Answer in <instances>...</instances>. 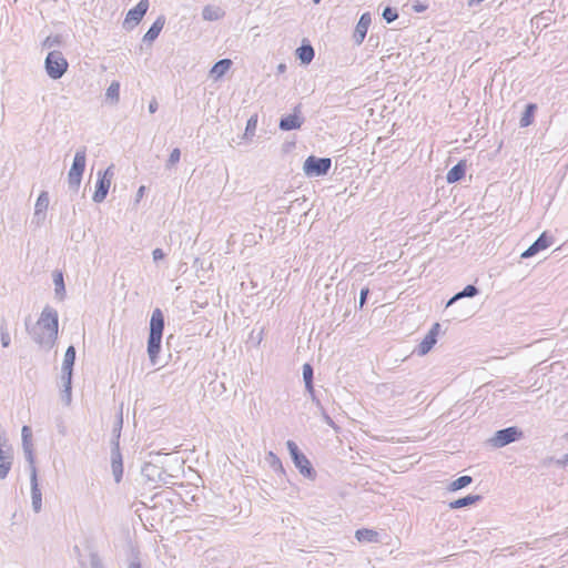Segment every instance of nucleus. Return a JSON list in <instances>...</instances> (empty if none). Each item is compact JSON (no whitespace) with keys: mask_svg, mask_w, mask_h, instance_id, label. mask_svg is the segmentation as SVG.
Masks as SVG:
<instances>
[{"mask_svg":"<svg viewBox=\"0 0 568 568\" xmlns=\"http://www.w3.org/2000/svg\"><path fill=\"white\" fill-rule=\"evenodd\" d=\"M98 178H104L111 183V180L113 178V166H109L104 171H99Z\"/></svg>","mask_w":568,"mask_h":568,"instance_id":"49530a36","label":"nucleus"},{"mask_svg":"<svg viewBox=\"0 0 568 568\" xmlns=\"http://www.w3.org/2000/svg\"><path fill=\"white\" fill-rule=\"evenodd\" d=\"M372 17L369 12H364L355 27L354 33H353V40L356 45H361L363 41L365 40V37L367 34V30L371 26Z\"/></svg>","mask_w":568,"mask_h":568,"instance_id":"ddd939ff","label":"nucleus"},{"mask_svg":"<svg viewBox=\"0 0 568 568\" xmlns=\"http://www.w3.org/2000/svg\"><path fill=\"white\" fill-rule=\"evenodd\" d=\"M30 483H31L32 508H33L34 513H39L42 507V494L39 488L37 467H32Z\"/></svg>","mask_w":568,"mask_h":568,"instance_id":"dca6fc26","label":"nucleus"},{"mask_svg":"<svg viewBox=\"0 0 568 568\" xmlns=\"http://www.w3.org/2000/svg\"><path fill=\"white\" fill-rule=\"evenodd\" d=\"M305 390L308 393L311 398L316 395L314 383H311V386H305Z\"/></svg>","mask_w":568,"mask_h":568,"instance_id":"603ef678","label":"nucleus"},{"mask_svg":"<svg viewBox=\"0 0 568 568\" xmlns=\"http://www.w3.org/2000/svg\"><path fill=\"white\" fill-rule=\"evenodd\" d=\"M68 379H62V400L69 405L71 403V389H72V379H70V384L67 383Z\"/></svg>","mask_w":568,"mask_h":568,"instance_id":"4c0bfd02","label":"nucleus"},{"mask_svg":"<svg viewBox=\"0 0 568 568\" xmlns=\"http://www.w3.org/2000/svg\"><path fill=\"white\" fill-rule=\"evenodd\" d=\"M535 20H536V23L538 24V22H539V17H536V18H535Z\"/></svg>","mask_w":568,"mask_h":568,"instance_id":"052dcab7","label":"nucleus"},{"mask_svg":"<svg viewBox=\"0 0 568 568\" xmlns=\"http://www.w3.org/2000/svg\"><path fill=\"white\" fill-rule=\"evenodd\" d=\"M554 242V237L549 235L547 232H542L538 239L526 250L521 253V258H529L537 253H539L542 250H546Z\"/></svg>","mask_w":568,"mask_h":568,"instance_id":"f8f14e48","label":"nucleus"},{"mask_svg":"<svg viewBox=\"0 0 568 568\" xmlns=\"http://www.w3.org/2000/svg\"><path fill=\"white\" fill-rule=\"evenodd\" d=\"M144 189H145L144 186H140V189L138 190V194H136L138 197H141L143 195Z\"/></svg>","mask_w":568,"mask_h":568,"instance_id":"6e6d98bb","label":"nucleus"},{"mask_svg":"<svg viewBox=\"0 0 568 568\" xmlns=\"http://www.w3.org/2000/svg\"><path fill=\"white\" fill-rule=\"evenodd\" d=\"M315 4H318L322 0H312Z\"/></svg>","mask_w":568,"mask_h":568,"instance_id":"bf43d9fd","label":"nucleus"},{"mask_svg":"<svg viewBox=\"0 0 568 568\" xmlns=\"http://www.w3.org/2000/svg\"><path fill=\"white\" fill-rule=\"evenodd\" d=\"M22 448L32 447V429L30 426L24 425L21 429Z\"/></svg>","mask_w":568,"mask_h":568,"instance_id":"72a5a7b5","label":"nucleus"},{"mask_svg":"<svg viewBox=\"0 0 568 568\" xmlns=\"http://www.w3.org/2000/svg\"><path fill=\"white\" fill-rule=\"evenodd\" d=\"M152 257H153L154 262H158V261L163 260L165 257V253L163 252L162 248L158 247V248L153 250Z\"/></svg>","mask_w":568,"mask_h":568,"instance_id":"09e8293b","label":"nucleus"},{"mask_svg":"<svg viewBox=\"0 0 568 568\" xmlns=\"http://www.w3.org/2000/svg\"><path fill=\"white\" fill-rule=\"evenodd\" d=\"M60 434L64 435V427H60Z\"/></svg>","mask_w":568,"mask_h":568,"instance_id":"13d9d810","label":"nucleus"},{"mask_svg":"<svg viewBox=\"0 0 568 568\" xmlns=\"http://www.w3.org/2000/svg\"><path fill=\"white\" fill-rule=\"evenodd\" d=\"M555 464L559 467L567 468L568 467V453L562 456L560 459H556Z\"/></svg>","mask_w":568,"mask_h":568,"instance_id":"8fccbe9b","label":"nucleus"},{"mask_svg":"<svg viewBox=\"0 0 568 568\" xmlns=\"http://www.w3.org/2000/svg\"><path fill=\"white\" fill-rule=\"evenodd\" d=\"M106 99L111 100L113 103H118L120 100V83L118 81H113L105 92Z\"/></svg>","mask_w":568,"mask_h":568,"instance_id":"7c9ffc66","label":"nucleus"},{"mask_svg":"<svg viewBox=\"0 0 568 568\" xmlns=\"http://www.w3.org/2000/svg\"><path fill=\"white\" fill-rule=\"evenodd\" d=\"M303 381L305 386H311V383H314V368L310 363L303 365Z\"/></svg>","mask_w":568,"mask_h":568,"instance_id":"f704fd0d","label":"nucleus"},{"mask_svg":"<svg viewBox=\"0 0 568 568\" xmlns=\"http://www.w3.org/2000/svg\"><path fill=\"white\" fill-rule=\"evenodd\" d=\"M368 295H369V288L367 286L363 287L359 293V301H358L359 310H362L364 307V305L366 304Z\"/></svg>","mask_w":568,"mask_h":568,"instance_id":"a18cd8bd","label":"nucleus"},{"mask_svg":"<svg viewBox=\"0 0 568 568\" xmlns=\"http://www.w3.org/2000/svg\"><path fill=\"white\" fill-rule=\"evenodd\" d=\"M159 104L155 98H153L149 103V112L155 113L158 111Z\"/></svg>","mask_w":568,"mask_h":568,"instance_id":"3c124183","label":"nucleus"},{"mask_svg":"<svg viewBox=\"0 0 568 568\" xmlns=\"http://www.w3.org/2000/svg\"><path fill=\"white\" fill-rule=\"evenodd\" d=\"M412 8L415 12L422 13L427 10L428 6L426 3H423L420 1H414L412 4Z\"/></svg>","mask_w":568,"mask_h":568,"instance_id":"de8ad7c7","label":"nucleus"},{"mask_svg":"<svg viewBox=\"0 0 568 568\" xmlns=\"http://www.w3.org/2000/svg\"><path fill=\"white\" fill-rule=\"evenodd\" d=\"M301 108L302 105L301 104H297L294 109H293V113L291 114H287L285 116H282L280 119V123H278V128L280 130L282 131H292V130H298L303 123H304V118H302L300 115L301 113Z\"/></svg>","mask_w":568,"mask_h":568,"instance_id":"9d476101","label":"nucleus"},{"mask_svg":"<svg viewBox=\"0 0 568 568\" xmlns=\"http://www.w3.org/2000/svg\"><path fill=\"white\" fill-rule=\"evenodd\" d=\"M483 499V496L481 495H473V494H469L465 497H462V498H458L454 501H450L449 503V508L450 509H460V508H464V507H468V506H471L478 501H480Z\"/></svg>","mask_w":568,"mask_h":568,"instance_id":"b1692460","label":"nucleus"},{"mask_svg":"<svg viewBox=\"0 0 568 568\" xmlns=\"http://www.w3.org/2000/svg\"><path fill=\"white\" fill-rule=\"evenodd\" d=\"M317 410L325 424H327L328 426H331L334 429L338 428V426L335 424V422L332 419V417L328 415V413L326 412V409L324 407H322V409H317Z\"/></svg>","mask_w":568,"mask_h":568,"instance_id":"37998d69","label":"nucleus"},{"mask_svg":"<svg viewBox=\"0 0 568 568\" xmlns=\"http://www.w3.org/2000/svg\"><path fill=\"white\" fill-rule=\"evenodd\" d=\"M122 425H123V418H122V414H120L116 422L113 425L111 446L116 445V444L120 445V436H121Z\"/></svg>","mask_w":568,"mask_h":568,"instance_id":"2f4dec72","label":"nucleus"},{"mask_svg":"<svg viewBox=\"0 0 568 568\" xmlns=\"http://www.w3.org/2000/svg\"><path fill=\"white\" fill-rule=\"evenodd\" d=\"M110 182L104 178H98L95 183V190L92 196L93 202L101 203L105 200L109 189Z\"/></svg>","mask_w":568,"mask_h":568,"instance_id":"412c9836","label":"nucleus"},{"mask_svg":"<svg viewBox=\"0 0 568 568\" xmlns=\"http://www.w3.org/2000/svg\"><path fill=\"white\" fill-rule=\"evenodd\" d=\"M164 24L165 16L161 14L155 19V21L151 24L149 30L143 36V42L152 44L161 33L162 29L164 28Z\"/></svg>","mask_w":568,"mask_h":568,"instance_id":"a211bd4d","label":"nucleus"},{"mask_svg":"<svg viewBox=\"0 0 568 568\" xmlns=\"http://www.w3.org/2000/svg\"><path fill=\"white\" fill-rule=\"evenodd\" d=\"M90 568H105L102 558L97 551H91L89 555Z\"/></svg>","mask_w":568,"mask_h":568,"instance_id":"ea45409f","label":"nucleus"},{"mask_svg":"<svg viewBox=\"0 0 568 568\" xmlns=\"http://www.w3.org/2000/svg\"><path fill=\"white\" fill-rule=\"evenodd\" d=\"M257 119L256 116H251L246 122L245 135L254 134L256 129Z\"/></svg>","mask_w":568,"mask_h":568,"instance_id":"c03bdc74","label":"nucleus"},{"mask_svg":"<svg viewBox=\"0 0 568 568\" xmlns=\"http://www.w3.org/2000/svg\"><path fill=\"white\" fill-rule=\"evenodd\" d=\"M440 331V324L435 323L432 325L428 333L425 335V337L422 339V342L416 347V353L420 356L426 355L432 351V348L437 343V337Z\"/></svg>","mask_w":568,"mask_h":568,"instance_id":"9b49d317","label":"nucleus"},{"mask_svg":"<svg viewBox=\"0 0 568 568\" xmlns=\"http://www.w3.org/2000/svg\"><path fill=\"white\" fill-rule=\"evenodd\" d=\"M332 168V160L329 158H317L310 155L303 164L304 174L308 178L324 176Z\"/></svg>","mask_w":568,"mask_h":568,"instance_id":"423d86ee","label":"nucleus"},{"mask_svg":"<svg viewBox=\"0 0 568 568\" xmlns=\"http://www.w3.org/2000/svg\"><path fill=\"white\" fill-rule=\"evenodd\" d=\"M63 43V37L61 34H52L47 37L43 42L42 47L47 49H51L54 47H60Z\"/></svg>","mask_w":568,"mask_h":568,"instance_id":"473e14b6","label":"nucleus"},{"mask_svg":"<svg viewBox=\"0 0 568 568\" xmlns=\"http://www.w3.org/2000/svg\"><path fill=\"white\" fill-rule=\"evenodd\" d=\"M142 476L151 483H166V477H171L166 470L152 462H145L141 468Z\"/></svg>","mask_w":568,"mask_h":568,"instance_id":"1a4fd4ad","label":"nucleus"},{"mask_svg":"<svg viewBox=\"0 0 568 568\" xmlns=\"http://www.w3.org/2000/svg\"><path fill=\"white\" fill-rule=\"evenodd\" d=\"M111 468L115 483H120L123 476V460L120 445L111 446Z\"/></svg>","mask_w":568,"mask_h":568,"instance_id":"2eb2a0df","label":"nucleus"},{"mask_svg":"<svg viewBox=\"0 0 568 568\" xmlns=\"http://www.w3.org/2000/svg\"><path fill=\"white\" fill-rule=\"evenodd\" d=\"M466 169H467V165H466V162L464 160H460L459 162H457V164H455L447 172V175H446L447 182L449 184L459 182L462 179H464V176L466 174Z\"/></svg>","mask_w":568,"mask_h":568,"instance_id":"aec40b11","label":"nucleus"},{"mask_svg":"<svg viewBox=\"0 0 568 568\" xmlns=\"http://www.w3.org/2000/svg\"><path fill=\"white\" fill-rule=\"evenodd\" d=\"M85 161H87V149L85 146L80 148L73 158L72 165L68 173V185L69 189L73 192H78L83 172L85 170Z\"/></svg>","mask_w":568,"mask_h":568,"instance_id":"20e7f679","label":"nucleus"},{"mask_svg":"<svg viewBox=\"0 0 568 568\" xmlns=\"http://www.w3.org/2000/svg\"><path fill=\"white\" fill-rule=\"evenodd\" d=\"M221 17H222V11L220 8L205 6L202 10V18L206 21H216Z\"/></svg>","mask_w":568,"mask_h":568,"instance_id":"c85d7f7f","label":"nucleus"},{"mask_svg":"<svg viewBox=\"0 0 568 568\" xmlns=\"http://www.w3.org/2000/svg\"><path fill=\"white\" fill-rule=\"evenodd\" d=\"M69 63L61 51H50L44 60V69L52 80L61 79L67 72Z\"/></svg>","mask_w":568,"mask_h":568,"instance_id":"39448f33","label":"nucleus"},{"mask_svg":"<svg viewBox=\"0 0 568 568\" xmlns=\"http://www.w3.org/2000/svg\"><path fill=\"white\" fill-rule=\"evenodd\" d=\"M265 460L278 476H281L282 478H286L288 480L287 473L283 467L281 459L275 453L268 452L265 456Z\"/></svg>","mask_w":568,"mask_h":568,"instance_id":"5701e85b","label":"nucleus"},{"mask_svg":"<svg viewBox=\"0 0 568 568\" xmlns=\"http://www.w3.org/2000/svg\"><path fill=\"white\" fill-rule=\"evenodd\" d=\"M53 284H54L55 296L59 300H63L65 296V285H64L63 274L61 271L53 272Z\"/></svg>","mask_w":568,"mask_h":568,"instance_id":"cd10ccee","label":"nucleus"},{"mask_svg":"<svg viewBox=\"0 0 568 568\" xmlns=\"http://www.w3.org/2000/svg\"><path fill=\"white\" fill-rule=\"evenodd\" d=\"M537 112V104L536 103H527L525 106V110L521 114L519 125L520 128H527L534 123L535 115Z\"/></svg>","mask_w":568,"mask_h":568,"instance_id":"393cba45","label":"nucleus"},{"mask_svg":"<svg viewBox=\"0 0 568 568\" xmlns=\"http://www.w3.org/2000/svg\"><path fill=\"white\" fill-rule=\"evenodd\" d=\"M48 206H49V194L47 191H42L39 194L36 205H34L33 220L37 221V224H40L44 220Z\"/></svg>","mask_w":568,"mask_h":568,"instance_id":"f3484780","label":"nucleus"},{"mask_svg":"<svg viewBox=\"0 0 568 568\" xmlns=\"http://www.w3.org/2000/svg\"><path fill=\"white\" fill-rule=\"evenodd\" d=\"M311 399H312L313 404L316 406L317 409H322V407H324L322 405L321 399L317 397V394L314 397H312Z\"/></svg>","mask_w":568,"mask_h":568,"instance_id":"864d4df0","label":"nucleus"},{"mask_svg":"<svg viewBox=\"0 0 568 568\" xmlns=\"http://www.w3.org/2000/svg\"><path fill=\"white\" fill-rule=\"evenodd\" d=\"M524 437V432L517 426H509L497 430L489 439V443L495 448L505 447L511 443L520 440Z\"/></svg>","mask_w":568,"mask_h":568,"instance_id":"0eeeda50","label":"nucleus"},{"mask_svg":"<svg viewBox=\"0 0 568 568\" xmlns=\"http://www.w3.org/2000/svg\"><path fill=\"white\" fill-rule=\"evenodd\" d=\"M23 453H24L27 462L30 465V475H31L32 474V467H36V465H34L36 464V459H34L33 446L32 447H28V448H23Z\"/></svg>","mask_w":568,"mask_h":568,"instance_id":"79ce46f5","label":"nucleus"},{"mask_svg":"<svg viewBox=\"0 0 568 568\" xmlns=\"http://www.w3.org/2000/svg\"><path fill=\"white\" fill-rule=\"evenodd\" d=\"M479 294V288L473 284H468L466 285L462 291H459L458 293H456L454 296H452L447 303H446V307H449L452 306L453 304H455L457 301L462 300V298H465V297H475Z\"/></svg>","mask_w":568,"mask_h":568,"instance_id":"4be33fe9","label":"nucleus"},{"mask_svg":"<svg viewBox=\"0 0 568 568\" xmlns=\"http://www.w3.org/2000/svg\"><path fill=\"white\" fill-rule=\"evenodd\" d=\"M128 568H142L139 549H132Z\"/></svg>","mask_w":568,"mask_h":568,"instance_id":"a19ab883","label":"nucleus"},{"mask_svg":"<svg viewBox=\"0 0 568 568\" xmlns=\"http://www.w3.org/2000/svg\"><path fill=\"white\" fill-rule=\"evenodd\" d=\"M60 434L64 435V427H60Z\"/></svg>","mask_w":568,"mask_h":568,"instance_id":"4d7b16f0","label":"nucleus"},{"mask_svg":"<svg viewBox=\"0 0 568 568\" xmlns=\"http://www.w3.org/2000/svg\"><path fill=\"white\" fill-rule=\"evenodd\" d=\"M355 538L359 542H377L378 532L374 529L361 528L355 531Z\"/></svg>","mask_w":568,"mask_h":568,"instance_id":"bb28decb","label":"nucleus"},{"mask_svg":"<svg viewBox=\"0 0 568 568\" xmlns=\"http://www.w3.org/2000/svg\"><path fill=\"white\" fill-rule=\"evenodd\" d=\"M232 61L230 59H221L215 62L210 71L214 79L222 78L231 68Z\"/></svg>","mask_w":568,"mask_h":568,"instance_id":"a878e982","label":"nucleus"},{"mask_svg":"<svg viewBox=\"0 0 568 568\" xmlns=\"http://www.w3.org/2000/svg\"><path fill=\"white\" fill-rule=\"evenodd\" d=\"M164 331V315L160 308L152 312L150 320V331L148 337L146 352L150 362L155 365L162 347V337Z\"/></svg>","mask_w":568,"mask_h":568,"instance_id":"f03ea898","label":"nucleus"},{"mask_svg":"<svg viewBox=\"0 0 568 568\" xmlns=\"http://www.w3.org/2000/svg\"><path fill=\"white\" fill-rule=\"evenodd\" d=\"M285 70H286V65H285V64L281 63V64H278V65H277V72H278V73H282V72H284Z\"/></svg>","mask_w":568,"mask_h":568,"instance_id":"5fc2aeb1","label":"nucleus"},{"mask_svg":"<svg viewBox=\"0 0 568 568\" xmlns=\"http://www.w3.org/2000/svg\"><path fill=\"white\" fill-rule=\"evenodd\" d=\"M471 483H473V477H470L468 475H464V476H460L457 479L453 480L449 484L448 489L450 491H457V490H459L462 488L467 487Z\"/></svg>","mask_w":568,"mask_h":568,"instance_id":"c756f323","label":"nucleus"},{"mask_svg":"<svg viewBox=\"0 0 568 568\" xmlns=\"http://www.w3.org/2000/svg\"><path fill=\"white\" fill-rule=\"evenodd\" d=\"M180 158H181V150L179 148H174L170 155H169V159L166 161V169H171L173 168L176 163H179L180 161Z\"/></svg>","mask_w":568,"mask_h":568,"instance_id":"58836bf2","label":"nucleus"},{"mask_svg":"<svg viewBox=\"0 0 568 568\" xmlns=\"http://www.w3.org/2000/svg\"><path fill=\"white\" fill-rule=\"evenodd\" d=\"M0 341H1L2 347H9V345L11 343L10 334H9L8 326H7V323L4 320H2L1 325H0Z\"/></svg>","mask_w":568,"mask_h":568,"instance_id":"c9c22d12","label":"nucleus"},{"mask_svg":"<svg viewBox=\"0 0 568 568\" xmlns=\"http://www.w3.org/2000/svg\"><path fill=\"white\" fill-rule=\"evenodd\" d=\"M149 6V0H140L135 7L128 11L123 22V28L132 30L136 24H139L148 12Z\"/></svg>","mask_w":568,"mask_h":568,"instance_id":"6e6552de","label":"nucleus"},{"mask_svg":"<svg viewBox=\"0 0 568 568\" xmlns=\"http://www.w3.org/2000/svg\"><path fill=\"white\" fill-rule=\"evenodd\" d=\"M286 447L291 455L292 462L294 466L298 469V471L305 478L310 480H315L317 476L316 470L314 469L305 454L298 448L297 444L290 439L286 442Z\"/></svg>","mask_w":568,"mask_h":568,"instance_id":"7ed1b4c3","label":"nucleus"},{"mask_svg":"<svg viewBox=\"0 0 568 568\" xmlns=\"http://www.w3.org/2000/svg\"><path fill=\"white\" fill-rule=\"evenodd\" d=\"M382 17L387 23H392L398 18V11L396 8L387 6L384 8Z\"/></svg>","mask_w":568,"mask_h":568,"instance_id":"e433bc0d","label":"nucleus"},{"mask_svg":"<svg viewBox=\"0 0 568 568\" xmlns=\"http://www.w3.org/2000/svg\"><path fill=\"white\" fill-rule=\"evenodd\" d=\"M30 318L26 320V329L32 341L40 347L51 349L58 338L59 316L58 312L50 306L43 308L40 318L32 325Z\"/></svg>","mask_w":568,"mask_h":568,"instance_id":"f257e3e1","label":"nucleus"},{"mask_svg":"<svg viewBox=\"0 0 568 568\" xmlns=\"http://www.w3.org/2000/svg\"><path fill=\"white\" fill-rule=\"evenodd\" d=\"M315 51L310 41L303 40L302 44L296 49L295 57L302 64H310L314 59Z\"/></svg>","mask_w":568,"mask_h":568,"instance_id":"6ab92c4d","label":"nucleus"},{"mask_svg":"<svg viewBox=\"0 0 568 568\" xmlns=\"http://www.w3.org/2000/svg\"><path fill=\"white\" fill-rule=\"evenodd\" d=\"M75 354H77V351H75V347L73 345H70L65 353H64V358H63V363H62V368H61V379H68V384H70V379H72V376H73V366H74V362H75Z\"/></svg>","mask_w":568,"mask_h":568,"instance_id":"4468645a","label":"nucleus"}]
</instances>
